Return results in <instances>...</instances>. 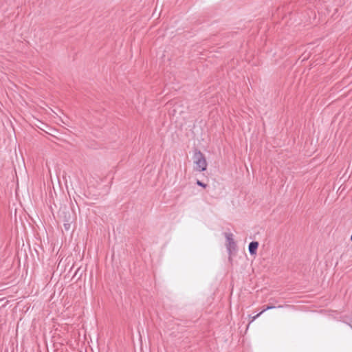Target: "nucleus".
Wrapping results in <instances>:
<instances>
[{"instance_id":"obj_1","label":"nucleus","mask_w":352,"mask_h":352,"mask_svg":"<svg viewBox=\"0 0 352 352\" xmlns=\"http://www.w3.org/2000/svg\"><path fill=\"white\" fill-rule=\"evenodd\" d=\"M194 163L195 164V169L197 171L202 172L207 168V162L204 154L199 151H195L194 154Z\"/></svg>"},{"instance_id":"obj_2","label":"nucleus","mask_w":352,"mask_h":352,"mask_svg":"<svg viewBox=\"0 0 352 352\" xmlns=\"http://www.w3.org/2000/svg\"><path fill=\"white\" fill-rule=\"evenodd\" d=\"M226 238L227 241V249L229 253H231L232 250H235L236 245L233 239L232 234H226Z\"/></svg>"},{"instance_id":"obj_3","label":"nucleus","mask_w":352,"mask_h":352,"mask_svg":"<svg viewBox=\"0 0 352 352\" xmlns=\"http://www.w3.org/2000/svg\"><path fill=\"white\" fill-rule=\"evenodd\" d=\"M258 247V242L257 241H252L248 245V250L250 255H255L256 254V250Z\"/></svg>"},{"instance_id":"obj_4","label":"nucleus","mask_w":352,"mask_h":352,"mask_svg":"<svg viewBox=\"0 0 352 352\" xmlns=\"http://www.w3.org/2000/svg\"><path fill=\"white\" fill-rule=\"evenodd\" d=\"M283 306L282 305H279L278 307H275V306H273V305H267L265 309H263L261 312H259L258 314H256V316H254L251 320V322H253L254 320H256L258 317H259L263 312H265V311L267 310H270V309H275V308H282Z\"/></svg>"},{"instance_id":"obj_5","label":"nucleus","mask_w":352,"mask_h":352,"mask_svg":"<svg viewBox=\"0 0 352 352\" xmlns=\"http://www.w3.org/2000/svg\"><path fill=\"white\" fill-rule=\"evenodd\" d=\"M196 184L199 186H201L203 188H206V184L203 183L202 182L199 181V180H197Z\"/></svg>"},{"instance_id":"obj_6","label":"nucleus","mask_w":352,"mask_h":352,"mask_svg":"<svg viewBox=\"0 0 352 352\" xmlns=\"http://www.w3.org/2000/svg\"><path fill=\"white\" fill-rule=\"evenodd\" d=\"M64 228L66 230H69L70 229V223L69 222L65 223Z\"/></svg>"},{"instance_id":"obj_7","label":"nucleus","mask_w":352,"mask_h":352,"mask_svg":"<svg viewBox=\"0 0 352 352\" xmlns=\"http://www.w3.org/2000/svg\"><path fill=\"white\" fill-rule=\"evenodd\" d=\"M349 324V326L352 328V325H351V324Z\"/></svg>"}]
</instances>
